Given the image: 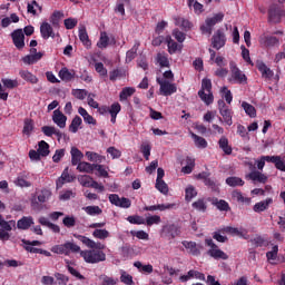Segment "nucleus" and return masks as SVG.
I'll use <instances>...</instances> for the list:
<instances>
[{
    "label": "nucleus",
    "mask_w": 285,
    "mask_h": 285,
    "mask_svg": "<svg viewBox=\"0 0 285 285\" xmlns=\"http://www.w3.org/2000/svg\"><path fill=\"white\" fill-rule=\"evenodd\" d=\"M198 97L206 104L210 106L215 101V96H213V81L208 78L202 80V89L198 91Z\"/></svg>",
    "instance_id": "nucleus-1"
},
{
    "label": "nucleus",
    "mask_w": 285,
    "mask_h": 285,
    "mask_svg": "<svg viewBox=\"0 0 285 285\" xmlns=\"http://www.w3.org/2000/svg\"><path fill=\"white\" fill-rule=\"evenodd\" d=\"M80 255L87 264H99V262H106V253H104V250H81Z\"/></svg>",
    "instance_id": "nucleus-2"
},
{
    "label": "nucleus",
    "mask_w": 285,
    "mask_h": 285,
    "mask_svg": "<svg viewBox=\"0 0 285 285\" xmlns=\"http://www.w3.org/2000/svg\"><path fill=\"white\" fill-rule=\"evenodd\" d=\"M218 110L223 117V118L219 117L218 120L222 124H226L227 126H230L233 124V110L226 106V102L224 101V99L218 100Z\"/></svg>",
    "instance_id": "nucleus-3"
},
{
    "label": "nucleus",
    "mask_w": 285,
    "mask_h": 285,
    "mask_svg": "<svg viewBox=\"0 0 285 285\" xmlns=\"http://www.w3.org/2000/svg\"><path fill=\"white\" fill-rule=\"evenodd\" d=\"M179 235H181V227L176 224H166L160 230V237L169 240L179 237Z\"/></svg>",
    "instance_id": "nucleus-4"
},
{
    "label": "nucleus",
    "mask_w": 285,
    "mask_h": 285,
    "mask_svg": "<svg viewBox=\"0 0 285 285\" xmlns=\"http://www.w3.org/2000/svg\"><path fill=\"white\" fill-rule=\"evenodd\" d=\"M157 83L160 86V92L164 97H170V95L177 92V85L170 83L168 80L157 78Z\"/></svg>",
    "instance_id": "nucleus-5"
},
{
    "label": "nucleus",
    "mask_w": 285,
    "mask_h": 285,
    "mask_svg": "<svg viewBox=\"0 0 285 285\" xmlns=\"http://www.w3.org/2000/svg\"><path fill=\"white\" fill-rule=\"evenodd\" d=\"M282 17H284V10L277 4H272L268 9V23H282Z\"/></svg>",
    "instance_id": "nucleus-6"
},
{
    "label": "nucleus",
    "mask_w": 285,
    "mask_h": 285,
    "mask_svg": "<svg viewBox=\"0 0 285 285\" xmlns=\"http://www.w3.org/2000/svg\"><path fill=\"white\" fill-rule=\"evenodd\" d=\"M212 46L215 50H220L226 46V33H224V29H218L214 36L212 37Z\"/></svg>",
    "instance_id": "nucleus-7"
},
{
    "label": "nucleus",
    "mask_w": 285,
    "mask_h": 285,
    "mask_svg": "<svg viewBox=\"0 0 285 285\" xmlns=\"http://www.w3.org/2000/svg\"><path fill=\"white\" fill-rule=\"evenodd\" d=\"M11 38L18 50H23V48H26V35L23 33V29L13 30Z\"/></svg>",
    "instance_id": "nucleus-8"
},
{
    "label": "nucleus",
    "mask_w": 285,
    "mask_h": 285,
    "mask_svg": "<svg viewBox=\"0 0 285 285\" xmlns=\"http://www.w3.org/2000/svg\"><path fill=\"white\" fill-rule=\"evenodd\" d=\"M196 179H202L213 193H219V186H217V183L215 180L210 179V173L208 171H203L196 176Z\"/></svg>",
    "instance_id": "nucleus-9"
},
{
    "label": "nucleus",
    "mask_w": 285,
    "mask_h": 285,
    "mask_svg": "<svg viewBox=\"0 0 285 285\" xmlns=\"http://www.w3.org/2000/svg\"><path fill=\"white\" fill-rule=\"evenodd\" d=\"M229 81H236V83H246L248 81V78H246V75L237 68V66L232 67V78Z\"/></svg>",
    "instance_id": "nucleus-10"
},
{
    "label": "nucleus",
    "mask_w": 285,
    "mask_h": 285,
    "mask_svg": "<svg viewBox=\"0 0 285 285\" xmlns=\"http://www.w3.org/2000/svg\"><path fill=\"white\" fill-rule=\"evenodd\" d=\"M249 244L252 245L253 248H264L268 246V240L264 238V236L256 234L253 238H250Z\"/></svg>",
    "instance_id": "nucleus-11"
},
{
    "label": "nucleus",
    "mask_w": 285,
    "mask_h": 285,
    "mask_svg": "<svg viewBox=\"0 0 285 285\" xmlns=\"http://www.w3.org/2000/svg\"><path fill=\"white\" fill-rule=\"evenodd\" d=\"M256 68L262 73L263 79H273V76L275 73L273 72V70H271V68H268V66H266V63H264V61L258 60L256 62Z\"/></svg>",
    "instance_id": "nucleus-12"
},
{
    "label": "nucleus",
    "mask_w": 285,
    "mask_h": 285,
    "mask_svg": "<svg viewBox=\"0 0 285 285\" xmlns=\"http://www.w3.org/2000/svg\"><path fill=\"white\" fill-rule=\"evenodd\" d=\"M66 181H67V184L75 181V176H71L68 173V167L63 169L61 176L57 179V181H56L57 188H62L63 184H66Z\"/></svg>",
    "instance_id": "nucleus-13"
},
{
    "label": "nucleus",
    "mask_w": 285,
    "mask_h": 285,
    "mask_svg": "<svg viewBox=\"0 0 285 285\" xmlns=\"http://www.w3.org/2000/svg\"><path fill=\"white\" fill-rule=\"evenodd\" d=\"M40 35L42 39H55V30L52 29V26L48 22H42L40 26Z\"/></svg>",
    "instance_id": "nucleus-14"
},
{
    "label": "nucleus",
    "mask_w": 285,
    "mask_h": 285,
    "mask_svg": "<svg viewBox=\"0 0 285 285\" xmlns=\"http://www.w3.org/2000/svg\"><path fill=\"white\" fill-rule=\"evenodd\" d=\"M52 121L56 122L60 128L66 127V121H68V117L61 112V110L56 109L52 115Z\"/></svg>",
    "instance_id": "nucleus-15"
},
{
    "label": "nucleus",
    "mask_w": 285,
    "mask_h": 285,
    "mask_svg": "<svg viewBox=\"0 0 285 285\" xmlns=\"http://www.w3.org/2000/svg\"><path fill=\"white\" fill-rule=\"evenodd\" d=\"M247 179L252 181H258V184H266L268 181V176L262 174V171H252L246 176Z\"/></svg>",
    "instance_id": "nucleus-16"
},
{
    "label": "nucleus",
    "mask_w": 285,
    "mask_h": 285,
    "mask_svg": "<svg viewBox=\"0 0 285 285\" xmlns=\"http://www.w3.org/2000/svg\"><path fill=\"white\" fill-rule=\"evenodd\" d=\"M81 159H83V153L77 147H71V165L78 166V164H81Z\"/></svg>",
    "instance_id": "nucleus-17"
},
{
    "label": "nucleus",
    "mask_w": 285,
    "mask_h": 285,
    "mask_svg": "<svg viewBox=\"0 0 285 285\" xmlns=\"http://www.w3.org/2000/svg\"><path fill=\"white\" fill-rule=\"evenodd\" d=\"M273 204V198H267L266 200L256 203L253 207L254 213H264V210L268 209V206Z\"/></svg>",
    "instance_id": "nucleus-18"
},
{
    "label": "nucleus",
    "mask_w": 285,
    "mask_h": 285,
    "mask_svg": "<svg viewBox=\"0 0 285 285\" xmlns=\"http://www.w3.org/2000/svg\"><path fill=\"white\" fill-rule=\"evenodd\" d=\"M207 255H209V257H213L214 259H228L226 253L219 249V247H214L213 249H209L207 252Z\"/></svg>",
    "instance_id": "nucleus-19"
},
{
    "label": "nucleus",
    "mask_w": 285,
    "mask_h": 285,
    "mask_svg": "<svg viewBox=\"0 0 285 285\" xmlns=\"http://www.w3.org/2000/svg\"><path fill=\"white\" fill-rule=\"evenodd\" d=\"M32 224H35V222L32 220V217L24 216L18 220L17 228H19L20 230H28V228H30Z\"/></svg>",
    "instance_id": "nucleus-20"
},
{
    "label": "nucleus",
    "mask_w": 285,
    "mask_h": 285,
    "mask_svg": "<svg viewBox=\"0 0 285 285\" xmlns=\"http://www.w3.org/2000/svg\"><path fill=\"white\" fill-rule=\"evenodd\" d=\"M19 75L21 79H23L24 81H28L29 83H38L39 81V78H37V76L32 75V72L28 70H20Z\"/></svg>",
    "instance_id": "nucleus-21"
},
{
    "label": "nucleus",
    "mask_w": 285,
    "mask_h": 285,
    "mask_svg": "<svg viewBox=\"0 0 285 285\" xmlns=\"http://www.w3.org/2000/svg\"><path fill=\"white\" fill-rule=\"evenodd\" d=\"M218 145H219V149L223 150V153H225V155H233V147H230L228 145V138H226L225 136H223L219 140H218Z\"/></svg>",
    "instance_id": "nucleus-22"
},
{
    "label": "nucleus",
    "mask_w": 285,
    "mask_h": 285,
    "mask_svg": "<svg viewBox=\"0 0 285 285\" xmlns=\"http://www.w3.org/2000/svg\"><path fill=\"white\" fill-rule=\"evenodd\" d=\"M79 39H80L81 43H83V46H86V48H90V46H92V42L90 41V38L88 37V31H86L85 26H82L79 29Z\"/></svg>",
    "instance_id": "nucleus-23"
},
{
    "label": "nucleus",
    "mask_w": 285,
    "mask_h": 285,
    "mask_svg": "<svg viewBox=\"0 0 285 285\" xmlns=\"http://www.w3.org/2000/svg\"><path fill=\"white\" fill-rule=\"evenodd\" d=\"M78 112L83 118L86 124H92V126H97V120L90 114H88L83 107H79Z\"/></svg>",
    "instance_id": "nucleus-24"
},
{
    "label": "nucleus",
    "mask_w": 285,
    "mask_h": 285,
    "mask_svg": "<svg viewBox=\"0 0 285 285\" xmlns=\"http://www.w3.org/2000/svg\"><path fill=\"white\" fill-rule=\"evenodd\" d=\"M59 77L62 81H72L75 79V70H68V68L63 67L59 71Z\"/></svg>",
    "instance_id": "nucleus-25"
},
{
    "label": "nucleus",
    "mask_w": 285,
    "mask_h": 285,
    "mask_svg": "<svg viewBox=\"0 0 285 285\" xmlns=\"http://www.w3.org/2000/svg\"><path fill=\"white\" fill-rule=\"evenodd\" d=\"M77 170H79V173H92L95 170V164H90L87 161H81L78 164L77 166Z\"/></svg>",
    "instance_id": "nucleus-26"
},
{
    "label": "nucleus",
    "mask_w": 285,
    "mask_h": 285,
    "mask_svg": "<svg viewBox=\"0 0 285 285\" xmlns=\"http://www.w3.org/2000/svg\"><path fill=\"white\" fill-rule=\"evenodd\" d=\"M38 153L41 157H48L50 155V145L45 140L39 141L38 144Z\"/></svg>",
    "instance_id": "nucleus-27"
},
{
    "label": "nucleus",
    "mask_w": 285,
    "mask_h": 285,
    "mask_svg": "<svg viewBox=\"0 0 285 285\" xmlns=\"http://www.w3.org/2000/svg\"><path fill=\"white\" fill-rule=\"evenodd\" d=\"M191 137L194 139V144L197 148H208V141H206V138L198 136L196 134L191 132Z\"/></svg>",
    "instance_id": "nucleus-28"
},
{
    "label": "nucleus",
    "mask_w": 285,
    "mask_h": 285,
    "mask_svg": "<svg viewBox=\"0 0 285 285\" xmlns=\"http://www.w3.org/2000/svg\"><path fill=\"white\" fill-rule=\"evenodd\" d=\"M213 205L216 206V208H218V210H223L225 213H228V210H230V206L228 205V203L224 199H213Z\"/></svg>",
    "instance_id": "nucleus-29"
},
{
    "label": "nucleus",
    "mask_w": 285,
    "mask_h": 285,
    "mask_svg": "<svg viewBox=\"0 0 285 285\" xmlns=\"http://www.w3.org/2000/svg\"><path fill=\"white\" fill-rule=\"evenodd\" d=\"M191 206L195 210H199V213H206V210H208V205H206V200L204 198H199L194 202Z\"/></svg>",
    "instance_id": "nucleus-30"
},
{
    "label": "nucleus",
    "mask_w": 285,
    "mask_h": 285,
    "mask_svg": "<svg viewBox=\"0 0 285 285\" xmlns=\"http://www.w3.org/2000/svg\"><path fill=\"white\" fill-rule=\"evenodd\" d=\"M242 108H244L246 115H248V117L255 118L257 117V109H255V107L246 101L242 102Z\"/></svg>",
    "instance_id": "nucleus-31"
},
{
    "label": "nucleus",
    "mask_w": 285,
    "mask_h": 285,
    "mask_svg": "<svg viewBox=\"0 0 285 285\" xmlns=\"http://www.w3.org/2000/svg\"><path fill=\"white\" fill-rule=\"evenodd\" d=\"M195 197H197V189H195V186L189 185L185 189V199H186V202H193V199H195Z\"/></svg>",
    "instance_id": "nucleus-32"
},
{
    "label": "nucleus",
    "mask_w": 285,
    "mask_h": 285,
    "mask_svg": "<svg viewBox=\"0 0 285 285\" xmlns=\"http://www.w3.org/2000/svg\"><path fill=\"white\" fill-rule=\"evenodd\" d=\"M227 186L235 188L236 186H244V180L237 176L226 178Z\"/></svg>",
    "instance_id": "nucleus-33"
},
{
    "label": "nucleus",
    "mask_w": 285,
    "mask_h": 285,
    "mask_svg": "<svg viewBox=\"0 0 285 285\" xmlns=\"http://www.w3.org/2000/svg\"><path fill=\"white\" fill-rule=\"evenodd\" d=\"M110 41V38L108 37V33L106 31H102L100 33V39L99 41L97 42V46L100 48V49H104V48H108V43Z\"/></svg>",
    "instance_id": "nucleus-34"
},
{
    "label": "nucleus",
    "mask_w": 285,
    "mask_h": 285,
    "mask_svg": "<svg viewBox=\"0 0 285 285\" xmlns=\"http://www.w3.org/2000/svg\"><path fill=\"white\" fill-rule=\"evenodd\" d=\"M134 92H135V88H132V87L122 88V90L119 94L120 101H126V99H128V97H132Z\"/></svg>",
    "instance_id": "nucleus-35"
},
{
    "label": "nucleus",
    "mask_w": 285,
    "mask_h": 285,
    "mask_svg": "<svg viewBox=\"0 0 285 285\" xmlns=\"http://www.w3.org/2000/svg\"><path fill=\"white\" fill-rule=\"evenodd\" d=\"M32 130H35V120L30 118H26L23 129H22L23 135H30Z\"/></svg>",
    "instance_id": "nucleus-36"
},
{
    "label": "nucleus",
    "mask_w": 285,
    "mask_h": 285,
    "mask_svg": "<svg viewBox=\"0 0 285 285\" xmlns=\"http://www.w3.org/2000/svg\"><path fill=\"white\" fill-rule=\"evenodd\" d=\"M173 208V205L171 204H160V205H151V206H145L144 207V210H150V212H154V210H168Z\"/></svg>",
    "instance_id": "nucleus-37"
},
{
    "label": "nucleus",
    "mask_w": 285,
    "mask_h": 285,
    "mask_svg": "<svg viewBox=\"0 0 285 285\" xmlns=\"http://www.w3.org/2000/svg\"><path fill=\"white\" fill-rule=\"evenodd\" d=\"M86 157L89 161H96V163L98 161V164H101L104 159H106L104 156L94 151H87Z\"/></svg>",
    "instance_id": "nucleus-38"
},
{
    "label": "nucleus",
    "mask_w": 285,
    "mask_h": 285,
    "mask_svg": "<svg viewBox=\"0 0 285 285\" xmlns=\"http://www.w3.org/2000/svg\"><path fill=\"white\" fill-rule=\"evenodd\" d=\"M81 124H83V120H81V117L76 116L69 126L70 132H77L79 130V126H81Z\"/></svg>",
    "instance_id": "nucleus-39"
},
{
    "label": "nucleus",
    "mask_w": 285,
    "mask_h": 285,
    "mask_svg": "<svg viewBox=\"0 0 285 285\" xmlns=\"http://www.w3.org/2000/svg\"><path fill=\"white\" fill-rule=\"evenodd\" d=\"M92 236L96 237V239H108V237H110V232L107 229H95Z\"/></svg>",
    "instance_id": "nucleus-40"
},
{
    "label": "nucleus",
    "mask_w": 285,
    "mask_h": 285,
    "mask_svg": "<svg viewBox=\"0 0 285 285\" xmlns=\"http://www.w3.org/2000/svg\"><path fill=\"white\" fill-rule=\"evenodd\" d=\"M166 41H167L169 55H175V52H177V48H179V45L175 40H173V38L170 37H167Z\"/></svg>",
    "instance_id": "nucleus-41"
},
{
    "label": "nucleus",
    "mask_w": 285,
    "mask_h": 285,
    "mask_svg": "<svg viewBox=\"0 0 285 285\" xmlns=\"http://www.w3.org/2000/svg\"><path fill=\"white\" fill-rule=\"evenodd\" d=\"M183 246L190 249L191 255H199V249L197 248V243L195 242H183Z\"/></svg>",
    "instance_id": "nucleus-42"
},
{
    "label": "nucleus",
    "mask_w": 285,
    "mask_h": 285,
    "mask_svg": "<svg viewBox=\"0 0 285 285\" xmlns=\"http://www.w3.org/2000/svg\"><path fill=\"white\" fill-rule=\"evenodd\" d=\"M240 50L244 61H246V63H249V66H255V63H253V60H250V51L245 46H242Z\"/></svg>",
    "instance_id": "nucleus-43"
},
{
    "label": "nucleus",
    "mask_w": 285,
    "mask_h": 285,
    "mask_svg": "<svg viewBox=\"0 0 285 285\" xmlns=\"http://www.w3.org/2000/svg\"><path fill=\"white\" fill-rule=\"evenodd\" d=\"M75 237L79 239V242H82L88 248H95V240L81 235H75Z\"/></svg>",
    "instance_id": "nucleus-44"
},
{
    "label": "nucleus",
    "mask_w": 285,
    "mask_h": 285,
    "mask_svg": "<svg viewBox=\"0 0 285 285\" xmlns=\"http://www.w3.org/2000/svg\"><path fill=\"white\" fill-rule=\"evenodd\" d=\"M265 46L267 47H273V46H277V43H279V39L277 37H273V36H265L263 38Z\"/></svg>",
    "instance_id": "nucleus-45"
},
{
    "label": "nucleus",
    "mask_w": 285,
    "mask_h": 285,
    "mask_svg": "<svg viewBox=\"0 0 285 285\" xmlns=\"http://www.w3.org/2000/svg\"><path fill=\"white\" fill-rule=\"evenodd\" d=\"M1 82L3 83L4 88H9V90H12L13 88H17L19 86V82L17 80L2 78Z\"/></svg>",
    "instance_id": "nucleus-46"
},
{
    "label": "nucleus",
    "mask_w": 285,
    "mask_h": 285,
    "mask_svg": "<svg viewBox=\"0 0 285 285\" xmlns=\"http://www.w3.org/2000/svg\"><path fill=\"white\" fill-rule=\"evenodd\" d=\"M157 62L160 68H170V61H168V58L161 53L157 55Z\"/></svg>",
    "instance_id": "nucleus-47"
},
{
    "label": "nucleus",
    "mask_w": 285,
    "mask_h": 285,
    "mask_svg": "<svg viewBox=\"0 0 285 285\" xmlns=\"http://www.w3.org/2000/svg\"><path fill=\"white\" fill-rule=\"evenodd\" d=\"M156 188L163 195H168V184L164 180H156Z\"/></svg>",
    "instance_id": "nucleus-48"
},
{
    "label": "nucleus",
    "mask_w": 285,
    "mask_h": 285,
    "mask_svg": "<svg viewBox=\"0 0 285 285\" xmlns=\"http://www.w3.org/2000/svg\"><path fill=\"white\" fill-rule=\"evenodd\" d=\"M14 184H16V186H20V188H30V186H32V183L26 180V178H23V176H18Z\"/></svg>",
    "instance_id": "nucleus-49"
},
{
    "label": "nucleus",
    "mask_w": 285,
    "mask_h": 285,
    "mask_svg": "<svg viewBox=\"0 0 285 285\" xmlns=\"http://www.w3.org/2000/svg\"><path fill=\"white\" fill-rule=\"evenodd\" d=\"M85 212L87 215H101V213H104L99 206H87L85 207Z\"/></svg>",
    "instance_id": "nucleus-50"
},
{
    "label": "nucleus",
    "mask_w": 285,
    "mask_h": 285,
    "mask_svg": "<svg viewBox=\"0 0 285 285\" xmlns=\"http://www.w3.org/2000/svg\"><path fill=\"white\" fill-rule=\"evenodd\" d=\"M127 222H129V224H137V225L146 224V219H144V217L139 215L128 216Z\"/></svg>",
    "instance_id": "nucleus-51"
},
{
    "label": "nucleus",
    "mask_w": 285,
    "mask_h": 285,
    "mask_svg": "<svg viewBox=\"0 0 285 285\" xmlns=\"http://www.w3.org/2000/svg\"><path fill=\"white\" fill-rule=\"evenodd\" d=\"M65 246L67 248V255L69 253H80L81 252V247H79L77 244L75 243H70V242H67L65 243Z\"/></svg>",
    "instance_id": "nucleus-52"
},
{
    "label": "nucleus",
    "mask_w": 285,
    "mask_h": 285,
    "mask_svg": "<svg viewBox=\"0 0 285 285\" xmlns=\"http://www.w3.org/2000/svg\"><path fill=\"white\" fill-rule=\"evenodd\" d=\"M62 224H63V226H66L67 228H73V226L77 225V219H75L73 216H66V217L62 219Z\"/></svg>",
    "instance_id": "nucleus-53"
},
{
    "label": "nucleus",
    "mask_w": 285,
    "mask_h": 285,
    "mask_svg": "<svg viewBox=\"0 0 285 285\" xmlns=\"http://www.w3.org/2000/svg\"><path fill=\"white\" fill-rule=\"evenodd\" d=\"M120 282H122V284H126V285H135V282L132 281V275L126 272H122L120 276Z\"/></svg>",
    "instance_id": "nucleus-54"
},
{
    "label": "nucleus",
    "mask_w": 285,
    "mask_h": 285,
    "mask_svg": "<svg viewBox=\"0 0 285 285\" xmlns=\"http://www.w3.org/2000/svg\"><path fill=\"white\" fill-rule=\"evenodd\" d=\"M173 37H175L178 43H184V41L186 40V33L179 31V29H174Z\"/></svg>",
    "instance_id": "nucleus-55"
},
{
    "label": "nucleus",
    "mask_w": 285,
    "mask_h": 285,
    "mask_svg": "<svg viewBox=\"0 0 285 285\" xmlns=\"http://www.w3.org/2000/svg\"><path fill=\"white\" fill-rule=\"evenodd\" d=\"M277 253H279V247L277 245L273 246L271 252L266 253L267 259L271 262L277 259Z\"/></svg>",
    "instance_id": "nucleus-56"
},
{
    "label": "nucleus",
    "mask_w": 285,
    "mask_h": 285,
    "mask_svg": "<svg viewBox=\"0 0 285 285\" xmlns=\"http://www.w3.org/2000/svg\"><path fill=\"white\" fill-rule=\"evenodd\" d=\"M72 95H73V97H76V99L83 100L88 96V91L85 89H73Z\"/></svg>",
    "instance_id": "nucleus-57"
},
{
    "label": "nucleus",
    "mask_w": 285,
    "mask_h": 285,
    "mask_svg": "<svg viewBox=\"0 0 285 285\" xmlns=\"http://www.w3.org/2000/svg\"><path fill=\"white\" fill-rule=\"evenodd\" d=\"M51 193L48 189H42L40 191V194L38 195V202H40V204H46L48 197H50Z\"/></svg>",
    "instance_id": "nucleus-58"
},
{
    "label": "nucleus",
    "mask_w": 285,
    "mask_h": 285,
    "mask_svg": "<svg viewBox=\"0 0 285 285\" xmlns=\"http://www.w3.org/2000/svg\"><path fill=\"white\" fill-rule=\"evenodd\" d=\"M52 253H57L58 255H68L66 243L62 245H56L52 247Z\"/></svg>",
    "instance_id": "nucleus-59"
},
{
    "label": "nucleus",
    "mask_w": 285,
    "mask_h": 285,
    "mask_svg": "<svg viewBox=\"0 0 285 285\" xmlns=\"http://www.w3.org/2000/svg\"><path fill=\"white\" fill-rule=\"evenodd\" d=\"M146 224L153 226L154 224H161V217L154 215L146 218Z\"/></svg>",
    "instance_id": "nucleus-60"
},
{
    "label": "nucleus",
    "mask_w": 285,
    "mask_h": 285,
    "mask_svg": "<svg viewBox=\"0 0 285 285\" xmlns=\"http://www.w3.org/2000/svg\"><path fill=\"white\" fill-rule=\"evenodd\" d=\"M65 27L67 30H72L73 28H77V19L75 18L65 19Z\"/></svg>",
    "instance_id": "nucleus-61"
},
{
    "label": "nucleus",
    "mask_w": 285,
    "mask_h": 285,
    "mask_svg": "<svg viewBox=\"0 0 285 285\" xmlns=\"http://www.w3.org/2000/svg\"><path fill=\"white\" fill-rule=\"evenodd\" d=\"M137 57V46H134L130 50L127 51L126 61L130 62Z\"/></svg>",
    "instance_id": "nucleus-62"
},
{
    "label": "nucleus",
    "mask_w": 285,
    "mask_h": 285,
    "mask_svg": "<svg viewBox=\"0 0 285 285\" xmlns=\"http://www.w3.org/2000/svg\"><path fill=\"white\" fill-rule=\"evenodd\" d=\"M43 135H46V137H52V135H55V132H57V128L55 127H50V126H43L41 128Z\"/></svg>",
    "instance_id": "nucleus-63"
},
{
    "label": "nucleus",
    "mask_w": 285,
    "mask_h": 285,
    "mask_svg": "<svg viewBox=\"0 0 285 285\" xmlns=\"http://www.w3.org/2000/svg\"><path fill=\"white\" fill-rule=\"evenodd\" d=\"M130 235H132V237H137L138 239H148V233L144 232V230H131Z\"/></svg>",
    "instance_id": "nucleus-64"
}]
</instances>
